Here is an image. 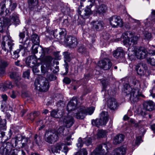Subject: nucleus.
<instances>
[{
	"instance_id": "nucleus-21",
	"label": "nucleus",
	"mask_w": 155,
	"mask_h": 155,
	"mask_svg": "<svg viewBox=\"0 0 155 155\" xmlns=\"http://www.w3.org/2000/svg\"><path fill=\"white\" fill-rule=\"evenodd\" d=\"M125 55V53L121 48H118L113 52L114 57L117 59L123 58Z\"/></svg>"
},
{
	"instance_id": "nucleus-33",
	"label": "nucleus",
	"mask_w": 155,
	"mask_h": 155,
	"mask_svg": "<svg viewBox=\"0 0 155 155\" xmlns=\"http://www.w3.org/2000/svg\"><path fill=\"white\" fill-rule=\"evenodd\" d=\"M29 7L30 9H33L37 7L38 3V0H28Z\"/></svg>"
},
{
	"instance_id": "nucleus-29",
	"label": "nucleus",
	"mask_w": 155,
	"mask_h": 155,
	"mask_svg": "<svg viewBox=\"0 0 155 155\" xmlns=\"http://www.w3.org/2000/svg\"><path fill=\"white\" fill-rule=\"evenodd\" d=\"M126 153V149L123 147L115 149L113 152V155H124Z\"/></svg>"
},
{
	"instance_id": "nucleus-63",
	"label": "nucleus",
	"mask_w": 155,
	"mask_h": 155,
	"mask_svg": "<svg viewBox=\"0 0 155 155\" xmlns=\"http://www.w3.org/2000/svg\"><path fill=\"white\" fill-rule=\"evenodd\" d=\"M141 115L143 116H144L147 114L146 111L145 110H143L140 112Z\"/></svg>"
},
{
	"instance_id": "nucleus-54",
	"label": "nucleus",
	"mask_w": 155,
	"mask_h": 155,
	"mask_svg": "<svg viewBox=\"0 0 155 155\" xmlns=\"http://www.w3.org/2000/svg\"><path fill=\"white\" fill-rule=\"evenodd\" d=\"M10 97L14 99L16 97V94L15 92L14 91H12L10 94Z\"/></svg>"
},
{
	"instance_id": "nucleus-41",
	"label": "nucleus",
	"mask_w": 155,
	"mask_h": 155,
	"mask_svg": "<svg viewBox=\"0 0 155 155\" xmlns=\"http://www.w3.org/2000/svg\"><path fill=\"white\" fill-rule=\"evenodd\" d=\"M45 76H46L47 78L50 81H53L56 79V77H54L52 74H50L48 72V74H44Z\"/></svg>"
},
{
	"instance_id": "nucleus-48",
	"label": "nucleus",
	"mask_w": 155,
	"mask_h": 155,
	"mask_svg": "<svg viewBox=\"0 0 155 155\" xmlns=\"http://www.w3.org/2000/svg\"><path fill=\"white\" fill-rule=\"evenodd\" d=\"M18 150L17 149H11L10 152L8 154V155H18Z\"/></svg>"
},
{
	"instance_id": "nucleus-52",
	"label": "nucleus",
	"mask_w": 155,
	"mask_h": 155,
	"mask_svg": "<svg viewBox=\"0 0 155 155\" xmlns=\"http://www.w3.org/2000/svg\"><path fill=\"white\" fill-rule=\"evenodd\" d=\"M30 70H28L27 71L24 72L23 74V76L25 78H28V77L30 75Z\"/></svg>"
},
{
	"instance_id": "nucleus-64",
	"label": "nucleus",
	"mask_w": 155,
	"mask_h": 155,
	"mask_svg": "<svg viewBox=\"0 0 155 155\" xmlns=\"http://www.w3.org/2000/svg\"><path fill=\"white\" fill-rule=\"evenodd\" d=\"M2 97L4 101H6L7 99V96L6 94L2 95Z\"/></svg>"
},
{
	"instance_id": "nucleus-20",
	"label": "nucleus",
	"mask_w": 155,
	"mask_h": 155,
	"mask_svg": "<svg viewBox=\"0 0 155 155\" xmlns=\"http://www.w3.org/2000/svg\"><path fill=\"white\" fill-rule=\"evenodd\" d=\"M63 124L67 127H71L74 123L73 117L70 116H66L63 120Z\"/></svg>"
},
{
	"instance_id": "nucleus-49",
	"label": "nucleus",
	"mask_w": 155,
	"mask_h": 155,
	"mask_svg": "<svg viewBox=\"0 0 155 155\" xmlns=\"http://www.w3.org/2000/svg\"><path fill=\"white\" fill-rule=\"evenodd\" d=\"M86 51V49L83 46L79 47L78 49V51L79 53H83Z\"/></svg>"
},
{
	"instance_id": "nucleus-9",
	"label": "nucleus",
	"mask_w": 155,
	"mask_h": 155,
	"mask_svg": "<svg viewBox=\"0 0 155 155\" xmlns=\"http://www.w3.org/2000/svg\"><path fill=\"white\" fill-rule=\"evenodd\" d=\"M127 35V32H124L121 37L123 39V43L125 45H128L131 46L137 44V41L139 38L138 36H135L129 38Z\"/></svg>"
},
{
	"instance_id": "nucleus-30",
	"label": "nucleus",
	"mask_w": 155,
	"mask_h": 155,
	"mask_svg": "<svg viewBox=\"0 0 155 155\" xmlns=\"http://www.w3.org/2000/svg\"><path fill=\"white\" fill-rule=\"evenodd\" d=\"M65 33L63 30L61 32H58L57 29L55 30L53 33L54 37L58 39H62L65 35Z\"/></svg>"
},
{
	"instance_id": "nucleus-57",
	"label": "nucleus",
	"mask_w": 155,
	"mask_h": 155,
	"mask_svg": "<svg viewBox=\"0 0 155 155\" xmlns=\"http://www.w3.org/2000/svg\"><path fill=\"white\" fill-rule=\"evenodd\" d=\"M22 140H24V141L25 142V143H22V145H24L25 144H26L28 142L30 141V139L29 138H25V137H22Z\"/></svg>"
},
{
	"instance_id": "nucleus-3",
	"label": "nucleus",
	"mask_w": 155,
	"mask_h": 155,
	"mask_svg": "<svg viewBox=\"0 0 155 155\" xmlns=\"http://www.w3.org/2000/svg\"><path fill=\"white\" fill-rule=\"evenodd\" d=\"M135 56L138 59H142L150 56L155 55V51L150 50L143 47L137 48L134 51Z\"/></svg>"
},
{
	"instance_id": "nucleus-32",
	"label": "nucleus",
	"mask_w": 155,
	"mask_h": 155,
	"mask_svg": "<svg viewBox=\"0 0 155 155\" xmlns=\"http://www.w3.org/2000/svg\"><path fill=\"white\" fill-rule=\"evenodd\" d=\"M124 136L123 134L117 135L114 137V142L116 144L120 143L124 140Z\"/></svg>"
},
{
	"instance_id": "nucleus-11",
	"label": "nucleus",
	"mask_w": 155,
	"mask_h": 155,
	"mask_svg": "<svg viewBox=\"0 0 155 155\" xmlns=\"http://www.w3.org/2000/svg\"><path fill=\"white\" fill-rule=\"evenodd\" d=\"M108 147L105 144H101L97 146V148L91 153V155H105L106 151L108 150Z\"/></svg>"
},
{
	"instance_id": "nucleus-10",
	"label": "nucleus",
	"mask_w": 155,
	"mask_h": 155,
	"mask_svg": "<svg viewBox=\"0 0 155 155\" xmlns=\"http://www.w3.org/2000/svg\"><path fill=\"white\" fill-rule=\"evenodd\" d=\"M109 20L110 25L113 28L121 27L123 26V21L119 16L114 15L110 18Z\"/></svg>"
},
{
	"instance_id": "nucleus-50",
	"label": "nucleus",
	"mask_w": 155,
	"mask_h": 155,
	"mask_svg": "<svg viewBox=\"0 0 155 155\" xmlns=\"http://www.w3.org/2000/svg\"><path fill=\"white\" fill-rule=\"evenodd\" d=\"M20 37V42L21 43L23 42V40L25 37V34L24 32H21L19 35Z\"/></svg>"
},
{
	"instance_id": "nucleus-36",
	"label": "nucleus",
	"mask_w": 155,
	"mask_h": 155,
	"mask_svg": "<svg viewBox=\"0 0 155 155\" xmlns=\"http://www.w3.org/2000/svg\"><path fill=\"white\" fill-rule=\"evenodd\" d=\"M37 57L35 55H32L28 57L26 60V62L28 63L32 62V63H36L37 61Z\"/></svg>"
},
{
	"instance_id": "nucleus-43",
	"label": "nucleus",
	"mask_w": 155,
	"mask_h": 155,
	"mask_svg": "<svg viewBox=\"0 0 155 155\" xmlns=\"http://www.w3.org/2000/svg\"><path fill=\"white\" fill-rule=\"evenodd\" d=\"M63 55L64 56L65 60L68 61H70V53L67 51L63 53Z\"/></svg>"
},
{
	"instance_id": "nucleus-59",
	"label": "nucleus",
	"mask_w": 155,
	"mask_h": 155,
	"mask_svg": "<svg viewBox=\"0 0 155 155\" xmlns=\"http://www.w3.org/2000/svg\"><path fill=\"white\" fill-rule=\"evenodd\" d=\"M40 114V112L38 111H35L33 114L34 118H35Z\"/></svg>"
},
{
	"instance_id": "nucleus-37",
	"label": "nucleus",
	"mask_w": 155,
	"mask_h": 155,
	"mask_svg": "<svg viewBox=\"0 0 155 155\" xmlns=\"http://www.w3.org/2000/svg\"><path fill=\"white\" fill-rule=\"evenodd\" d=\"M31 40L33 43L36 45H38L39 44L40 40L39 37L36 34H34L31 36Z\"/></svg>"
},
{
	"instance_id": "nucleus-25",
	"label": "nucleus",
	"mask_w": 155,
	"mask_h": 155,
	"mask_svg": "<svg viewBox=\"0 0 155 155\" xmlns=\"http://www.w3.org/2000/svg\"><path fill=\"white\" fill-rule=\"evenodd\" d=\"M9 64L8 61L2 60L0 59V75H3L5 74V70Z\"/></svg>"
},
{
	"instance_id": "nucleus-53",
	"label": "nucleus",
	"mask_w": 155,
	"mask_h": 155,
	"mask_svg": "<svg viewBox=\"0 0 155 155\" xmlns=\"http://www.w3.org/2000/svg\"><path fill=\"white\" fill-rule=\"evenodd\" d=\"M63 81L65 84H68L70 83L71 80L69 78L66 77L64 79Z\"/></svg>"
},
{
	"instance_id": "nucleus-40",
	"label": "nucleus",
	"mask_w": 155,
	"mask_h": 155,
	"mask_svg": "<svg viewBox=\"0 0 155 155\" xmlns=\"http://www.w3.org/2000/svg\"><path fill=\"white\" fill-rule=\"evenodd\" d=\"M13 87V86L11 82H7L3 86V88L4 89L3 91L6 90L7 88H12Z\"/></svg>"
},
{
	"instance_id": "nucleus-18",
	"label": "nucleus",
	"mask_w": 155,
	"mask_h": 155,
	"mask_svg": "<svg viewBox=\"0 0 155 155\" xmlns=\"http://www.w3.org/2000/svg\"><path fill=\"white\" fill-rule=\"evenodd\" d=\"M77 100L76 97H73L70 101L67 106V110L69 111L74 110L76 107Z\"/></svg>"
},
{
	"instance_id": "nucleus-23",
	"label": "nucleus",
	"mask_w": 155,
	"mask_h": 155,
	"mask_svg": "<svg viewBox=\"0 0 155 155\" xmlns=\"http://www.w3.org/2000/svg\"><path fill=\"white\" fill-rule=\"evenodd\" d=\"M146 66L143 63H140L137 64L135 68V70L138 74L142 75L144 74L143 69H146Z\"/></svg>"
},
{
	"instance_id": "nucleus-26",
	"label": "nucleus",
	"mask_w": 155,
	"mask_h": 155,
	"mask_svg": "<svg viewBox=\"0 0 155 155\" xmlns=\"http://www.w3.org/2000/svg\"><path fill=\"white\" fill-rule=\"evenodd\" d=\"M103 24L102 22L98 21H93L91 23L92 28L97 31L102 29L103 27Z\"/></svg>"
},
{
	"instance_id": "nucleus-12",
	"label": "nucleus",
	"mask_w": 155,
	"mask_h": 155,
	"mask_svg": "<svg viewBox=\"0 0 155 155\" xmlns=\"http://www.w3.org/2000/svg\"><path fill=\"white\" fill-rule=\"evenodd\" d=\"M12 148L13 147L10 143H2L0 144V153L2 155H7Z\"/></svg>"
},
{
	"instance_id": "nucleus-35",
	"label": "nucleus",
	"mask_w": 155,
	"mask_h": 155,
	"mask_svg": "<svg viewBox=\"0 0 155 155\" xmlns=\"http://www.w3.org/2000/svg\"><path fill=\"white\" fill-rule=\"evenodd\" d=\"M107 8L106 5L104 4H101L99 5L97 9V12L99 13H103L106 12Z\"/></svg>"
},
{
	"instance_id": "nucleus-34",
	"label": "nucleus",
	"mask_w": 155,
	"mask_h": 155,
	"mask_svg": "<svg viewBox=\"0 0 155 155\" xmlns=\"http://www.w3.org/2000/svg\"><path fill=\"white\" fill-rule=\"evenodd\" d=\"M9 75L11 79H14L15 81H18L20 79V74L16 72H10Z\"/></svg>"
},
{
	"instance_id": "nucleus-5",
	"label": "nucleus",
	"mask_w": 155,
	"mask_h": 155,
	"mask_svg": "<svg viewBox=\"0 0 155 155\" xmlns=\"http://www.w3.org/2000/svg\"><path fill=\"white\" fill-rule=\"evenodd\" d=\"M94 110V107L86 108L84 106H81L78 109V112L76 113L75 117L77 119H83L87 114L91 115Z\"/></svg>"
},
{
	"instance_id": "nucleus-44",
	"label": "nucleus",
	"mask_w": 155,
	"mask_h": 155,
	"mask_svg": "<svg viewBox=\"0 0 155 155\" xmlns=\"http://www.w3.org/2000/svg\"><path fill=\"white\" fill-rule=\"evenodd\" d=\"M22 139V137L20 135H17L15 137L12 139V141H14L15 145H16L18 141L21 140Z\"/></svg>"
},
{
	"instance_id": "nucleus-45",
	"label": "nucleus",
	"mask_w": 155,
	"mask_h": 155,
	"mask_svg": "<svg viewBox=\"0 0 155 155\" xmlns=\"http://www.w3.org/2000/svg\"><path fill=\"white\" fill-rule=\"evenodd\" d=\"M87 150L84 148L81 149L77 153L76 155H87Z\"/></svg>"
},
{
	"instance_id": "nucleus-22",
	"label": "nucleus",
	"mask_w": 155,
	"mask_h": 155,
	"mask_svg": "<svg viewBox=\"0 0 155 155\" xmlns=\"http://www.w3.org/2000/svg\"><path fill=\"white\" fill-rule=\"evenodd\" d=\"M11 19H7V21H9V20L10 21L9 24V25H10L12 23H14L15 25H18L20 23V21L18 15L15 13H13L10 16Z\"/></svg>"
},
{
	"instance_id": "nucleus-13",
	"label": "nucleus",
	"mask_w": 155,
	"mask_h": 155,
	"mask_svg": "<svg viewBox=\"0 0 155 155\" xmlns=\"http://www.w3.org/2000/svg\"><path fill=\"white\" fill-rule=\"evenodd\" d=\"M64 43L67 45L71 48H75L78 44L77 39L75 37L68 36L64 40Z\"/></svg>"
},
{
	"instance_id": "nucleus-7",
	"label": "nucleus",
	"mask_w": 155,
	"mask_h": 155,
	"mask_svg": "<svg viewBox=\"0 0 155 155\" xmlns=\"http://www.w3.org/2000/svg\"><path fill=\"white\" fill-rule=\"evenodd\" d=\"M58 136L54 130L46 131L45 134V140L48 143L52 144L57 141Z\"/></svg>"
},
{
	"instance_id": "nucleus-42",
	"label": "nucleus",
	"mask_w": 155,
	"mask_h": 155,
	"mask_svg": "<svg viewBox=\"0 0 155 155\" xmlns=\"http://www.w3.org/2000/svg\"><path fill=\"white\" fill-rule=\"evenodd\" d=\"M20 51V49H17L13 53V54L12 55V58L15 59H17L19 57V53Z\"/></svg>"
},
{
	"instance_id": "nucleus-6",
	"label": "nucleus",
	"mask_w": 155,
	"mask_h": 155,
	"mask_svg": "<svg viewBox=\"0 0 155 155\" xmlns=\"http://www.w3.org/2000/svg\"><path fill=\"white\" fill-rule=\"evenodd\" d=\"M108 120L107 113L103 111L100 114V118L93 120L91 121L92 124L98 127L102 125H105Z\"/></svg>"
},
{
	"instance_id": "nucleus-61",
	"label": "nucleus",
	"mask_w": 155,
	"mask_h": 155,
	"mask_svg": "<svg viewBox=\"0 0 155 155\" xmlns=\"http://www.w3.org/2000/svg\"><path fill=\"white\" fill-rule=\"evenodd\" d=\"M130 122L132 124H135L134 126L135 127H137L138 126V124L137 123H135L134 120L133 119H131L130 120Z\"/></svg>"
},
{
	"instance_id": "nucleus-28",
	"label": "nucleus",
	"mask_w": 155,
	"mask_h": 155,
	"mask_svg": "<svg viewBox=\"0 0 155 155\" xmlns=\"http://www.w3.org/2000/svg\"><path fill=\"white\" fill-rule=\"evenodd\" d=\"M64 114V112L63 110H53L51 113V115L56 118H60L62 117Z\"/></svg>"
},
{
	"instance_id": "nucleus-1",
	"label": "nucleus",
	"mask_w": 155,
	"mask_h": 155,
	"mask_svg": "<svg viewBox=\"0 0 155 155\" xmlns=\"http://www.w3.org/2000/svg\"><path fill=\"white\" fill-rule=\"evenodd\" d=\"M141 85L139 81L134 77L130 78L129 84H126L124 85V91L129 97L132 102L137 101L139 97L141 96L139 90Z\"/></svg>"
},
{
	"instance_id": "nucleus-17",
	"label": "nucleus",
	"mask_w": 155,
	"mask_h": 155,
	"mask_svg": "<svg viewBox=\"0 0 155 155\" xmlns=\"http://www.w3.org/2000/svg\"><path fill=\"white\" fill-rule=\"evenodd\" d=\"M107 106L111 110H114L117 109L118 104L115 98H111L107 101Z\"/></svg>"
},
{
	"instance_id": "nucleus-24",
	"label": "nucleus",
	"mask_w": 155,
	"mask_h": 155,
	"mask_svg": "<svg viewBox=\"0 0 155 155\" xmlns=\"http://www.w3.org/2000/svg\"><path fill=\"white\" fill-rule=\"evenodd\" d=\"M2 17L0 18V31L2 32L4 26L9 25L10 21H7V17L6 16H1Z\"/></svg>"
},
{
	"instance_id": "nucleus-4",
	"label": "nucleus",
	"mask_w": 155,
	"mask_h": 155,
	"mask_svg": "<svg viewBox=\"0 0 155 155\" xmlns=\"http://www.w3.org/2000/svg\"><path fill=\"white\" fill-rule=\"evenodd\" d=\"M35 88L36 90L41 92L48 91L50 86L49 82L46 78L41 77L35 83Z\"/></svg>"
},
{
	"instance_id": "nucleus-39",
	"label": "nucleus",
	"mask_w": 155,
	"mask_h": 155,
	"mask_svg": "<svg viewBox=\"0 0 155 155\" xmlns=\"http://www.w3.org/2000/svg\"><path fill=\"white\" fill-rule=\"evenodd\" d=\"M65 129V127L64 126L60 127L58 129L56 133L59 136H61L64 134V131Z\"/></svg>"
},
{
	"instance_id": "nucleus-19",
	"label": "nucleus",
	"mask_w": 155,
	"mask_h": 155,
	"mask_svg": "<svg viewBox=\"0 0 155 155\" xmlns=\"http://www.w3.org/2000/svg\"><path fill=\"white\" fill-rule=\"evenodd\" d=\"M143 106L145 110L151 111L154 109L155 105L153 101H149L144 102Z\"/></svg>"
},
{
	"instance_id": "nucleus-56",
	"label": "nucleus",
	"mask_w": 155,
	"mask_h": 155,
	"mask_svg": "<svg viewBox=\"0 0 155 155\" xmlns=\"http://www.w3.org/2000/svg\"><path fill=\"white\" fill-rule=\"evenodd\" d=\"M101 83L103 85L104 89L106 87L107 85L108 84L106 80H103L101 81Z\"/></svg>"
},
{
	"instance_id": "nucleus-46",
	"label": "nucleus",
	"mask_w": 155,
	"mask_h": 155,
	"mask_svg": "<svg viewBox=\"0 0 155 155\" xmlns=\"http://www.w3.org/2000/svg\"><path fill=\"white\" fill-rule=\"evenodd\" d=\"M147 60L148 63L153 66L154 67V68L155 69V60L154 58H149L147 59Z\"/></svg>"
},
{
	"instance_id": "nucleus-55",
	"label": "nucleus",
	"mask_w": 155,
	"mask_h": 155,
	"mask_svg": "<svg viewBox=\"0 0 155 155\" xmlns=\"http://www.w3.org/2000/svg\"><path fill=\"white\" fill-rule=\"evenodd\" d=\"M32 71L34 73H37L39 72V70L37 68V66H34L32 67Z\"/></svg>"
},
{
	"instance_id": "nucleus-15",
	"label": "nucleus",
	"mask_w": 155,
	"mask_h": 155,
	"mask_svg": "<svg viewBox=\"0 0 155 155\" xmlns=\"http://www.w3.org/2000/svg\"><path fill=\"white\" fill-rule=\"evenodd\" d=\"M98 65L100 68L104 70H108L111 67L112 64L109 59H105L99 61Z\"/></svg>"
},
{
	"instance_id": "nucleus-2",
	"label": "nucleus",
	"mask_w": 155,
	"mask_h": 155,
	"mask_svg": "<svg viewBox=\"0 0 155 155\" xmlns=\"http://www.w3.org/2000/svg\"><path fill=\"white\" fill-rule=\"evenodd\" d=\"M17 6L15 3L11 0H5L2 1L0 5V15L1 16H8L10 14L9 10H14Z\"/></svg>"
},
{
	"instance_id": "nucleus-60",
	"label": "nucleus",
	"mask_w": 155,
	"mask_h": 155,
	"mask_svg": "<svg viewBox=\"0 0 155 155\" xmlns=\"http://www.w3.org/2000/svg\"><path fill=\"white\" fill-rule=\"evenodd\" d=\"M141 140V138L140 137H138L137 138L136 140L135 141V143L136 144L138 145L140 143Z\"/></svg>"
},
{
	"instance_id": "nucleus-8",
	"label": "nucleus",
	"mask_w": 155,
	"mask_h": 155,
	"mask_svg": "<svg viewBox=\"0 0 155 155\" xmlns=\"http://www.w3.org/2000/svg\"><path fill=\"white\" fill-rule=\"evenodd\" d=\"M13 41L9 35L4 36L3 37V41L2 43V48L7 52L9 50L11 51L14 45Z\"/></svg>"
},
{
	"instance_id": "nucleus-14",
	"label": "nucleus",
	"mask_w": 155,
	"mask_h": 155,
	"mask_svg": "<svg viewBox=\"0 0 155 155\" xmlns=\"http://www.w3.org/2000/svg\"><path fill=\"white\" fill-rule=\"evenodd\" d=\"M46 61L45 64V67L44 65H42L41 66V68L42 73L43 74H47L48 75V72L47 71L51 66V62L53 59L51 56H47L46 57Z\"/></svg>"
},
{
	"instance_id": "nucleus-51",
	"label": "nucleus",
	"mask_w": 155,
	"mask_h": 155,
	"mask_svg": "<svg viewBox=\"0 0 155 155\" xmlns=\"http://www.w3.org/2000/svg\"><path fill=\"white\" fill-rule=\"evenodd\" d=\"M34 46L35 45H34L32 47V52L34 54H35L38 52V46H36L34 48H33Z\"/></svg>"
},
{
	"instance_id": "nucleus-16",
	"label": "nucleus",
	"mask_w": 155,
	"mask_h": 155,
	"mask_svg": "<svg viewBox=\"0 0 155 155\" xmlns=\"http://www.w3.org/2000/svg\"><path fill=\"white\" fill-rule=\"evenodd\" d=\"M95 0H91V3L89 6H87L84 10L82 11H79V14L83 17H85L91 15L92 14V12L91 8L93 5V4Z\"/></svg>"
},
{
	"instance_id": "nucleus-27",
	"label": "nucleus",
	"mask_w": 155,
	"mask_h": 155,
	"mask_svg": "<svg viewBox=\"0 0 155 155\" xmlns=\"http://www.w3.org/2000/svg\"><path fill=\"white\" fill-rule=\"evenodd\" d=\"M84 142L87 146H89L91 144L92 142V139L91 138H86ZM78 143L77 144V146L78 147H81L83 146V140L79 138L78 140Z\"/></svg>"
},
{
	"instance_id": "nucleus-31",
	"label": "nucleus",
	"mask_w": 155,
	"mask_h": 155,
	"mask_svg": "<svg viewBox=\"0 0 155 155\" xmlns=\"http://www.w3.org/2000/svg\"><path fill=\"white\" fill-rule=\"evenodd\" d=\"M64 145V143H60L57 144L55 146H52L51 148L52 152L53 153H58L62 148V147Z\"/></svg>"
},
{
	"instance_id": "nucleus-58",
	"label": "nucleus",
	"mask_w": 155,
	"mask_h": 155,
	"mask_svg": "<svg viewBox=\"0 0 155 155\" xmlns=\"http://www.w3.org/2000/svg\"><path fill=\"white\" fill-rule=\"evenodd\" d=\"M66 61L64 60L65 64H64V67L65 68L66 72H68V64Z\"/></svg>"
},
{
	"instance_id": "nucleus-38",
	"label": "nucleus",
	"mask_w": 155,
	"mask_h": 155,
	"mask_svg": "<svg viewBox=\"0 0 155 155\" xmlns=\"http://www.w3.org/2000/svg\"><path fill=\"white\" fill-rule=\"evenodd\" d=\"M107 133L106 130H100L98 132L97 135L99 137H104L106 136Z\"/></svg>"
},
{
	"instance_id": "nucleus-47",
	"label": "nucleus",
	"mask_w": 155,
	"mask_h": 155,
	"mask_svg": "<svg viewBox=\"0 0 155 155\" xmlns=\"http://www.w3.org/2000/svg\"><path fill=\"white\" fill-rule=\"evenodd\" d=\"M144 39L148 40H150L152 38L151 34L147 32H145L144 34Z\"/></svg>"
},
{
	"instance_id": "nucleus-62",
	"label": "nucleus",
	"mask_w": 155,
	"mask_h": 155,
	"mask_svg": "<svg viewBox=\"0 0 155 155\" xmlns=\"http://www.w3.org/2000/svg\"><path fill=\"white\" fill-rule=\"evenodd\" d=\"M18 155H25V153L22 150H18Z\"/></svg>"
}]
</instances>
